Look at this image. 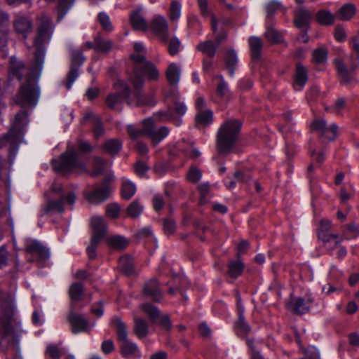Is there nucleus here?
<instances>
[{
  "label": "nucleus",
  "instance_id": "nucleus-1",
  "mask_svg": "<svg viewBox=\"0 0 359 359\" xmlns=\"http://www.w3.org/2000/svg\"><path fill=\"white\" fill-rule=\"evenodd\" d=\"M38 23V34L34 42V66L29 69L16 58L11 59L10 76L16 77L18 80H21L25 75L27 76L26 83L21 86L16 97V102L20 104H34L39 96V89L33 74L42 69L44 58L43 45L50 39L53 25L50 18L44 14L39 17Z\"/></svg>",
  "mask_w": 359,
  "mask_h": 359
},
{
  "label": "nucleus",
  "instance_id": "nucleus-2",
  "mask_svg": "<svg viewBox=\"0 0 359 359\" xmlns=\"http://www.w3.org/2000/svg\"><path fill=\"white\" fill-rule=\"evenodd\" d=\"M146 50L141 42L134 43V53L130 55L134 62V74L130 78V81L135 90L134 96L139 104H147L151 102L147 100L144 95L139 93V90L144 86L143 75L150 80H156L159 76L156 67L151 62L146 60Z\"/></svg>",
  "mask_w": 359,
  "mask_h": 359
},
{
  "label": "nucleus",
  "instance_id": "nucleus-3",
  "mask_svg": "<svg viewBox=\"0 0 359 359\" xmlns=\"http://www.w3.org/2000/svg\"><path fill=\"white\" fill-rule=\"evenodd\" d=\"M173 107H169L167 111H160L152 118L145 119L146 136L149 137L154 144L162 141L169 133V129L165 126L159 128L156 127V121H170L176 126L182 124V116L187 111V107L178 97L173 98Z\"/></svg>",
  "mask_w": 359,
  "mask_h": 359
},
{
  "label": "nucleus",
  "instance_id": "nucleus-4",
  "mask_svg": "<svg viewBox=\"0 0 359 359\" xmlns=\"http://www.w3.org/2000/svg\"><path fill=\"white\" fill-rule=\"evenodd\" d=\"M241 128V123L235 119L225 121L219 128L217 135L219 152L227 154L236 143Z\"/></svg>",
  "mask_w": 359,
  "mask_h": 359
},
{
  "label": "nucleus",
  "instance_id": "nucleus-5",
  "mask_svg": "<svg viewBox=\"0 0 359 359\" xmlns=\"http://www.w3.org/2000/svg\"><path fill=\"white\" fill-rule=\"evenodd\" d=\"M27 123V113L25 111L18 113L12 123L10 132L0 139V147H8L11 154L16 152L22 134Z\"/></svg>",
  "mask_w": 359,
  "mask_h": 359
},
{
  "label": "nucleus",
  "instance_id": "nucleus-6",
  "mask_svg": "<svg viewBox=\"0 0 359 359\" xmlns=\"http://www.w3.org/2000/svg\"><path fill=\"white\" fill-rule=\"evenodd\" d=\"M53 167L54 170L62 173L86 171L85 165L78 160V155L74 149L67 151L59 159L54 160Z\"/></svg>",
  "mask_w": 359,
  "mask_h": 359
},
{
  "label": "nucleus",
  "instance_id": "nucleus-7",
  "mask_svg": "<svg viewBox=\"0 0 359 359\" xmlns=\"http://www.w3.org/2000/svg\"><path fill=\"white\" fill-rule=\"evenodd\" d=\"M93 235L90 245L87 247V253L90 259L96 257L95 250L100 241L104 238L107 232V224L101 217H93L91 219Z\"/></svg>",
  "mask_w": 359,
  "mask_h": 359
},
{
  "label": "nucleus",
  "instance_id": "nucleus-8",
  "mask_svg": "<svg viewBox=\"0 0 359 359\" xmlns=\"http://www.w3.org/2000/svg\"><path fill=\"white\" fill-rule=\"evenodd\" d=\"M116 91L109 94L106 98L107 106L112 109H120L123 100H127L130 95V87L123 81L116 83Z\"/></svg>",
  "mask_w": 359,
  "mask_h": 359
},
{
  "label": "nucleus",
  "instance_id": "nucleus-9",
  "mask_svg": "<svg viewBox=\"0 0 359 359\" xmlns=\"http://www.w3.org/2000/svg\"><path fill=\"white\" fill-rule=\"evenodd\" d=\"M76 201V196L74 192L67 193L59 200L48 201L41 209V215L51 214L54 212L62 213L66 205H72Z\"/></svg>",
  "mask_w": 359,
  "mask_h": 359
},
{
  "label": "nucleus",
  "instance_id": "nucleus-10",
  "mask_svg": "<svg viewBox=\"0 0 359 359\" xmlns=\"http://www.w3.org/2000/svg\"><path fill=\"white\" fill-rule=\"evenodd\" d=\"M140 308L154 323L161 325L166 330H169L171 327L168 316L166 315L161 316L157 307L146 303L142 304Z\"/></svg>",
  "mask_w": 359,
  "mask_h": 359
},
{
  "label": "nucleus",
  "instance_id": "nucleus-11",
  "mask_svg": "<svg viewBox=\"0 0 359 359\" xmlns=\"http://www.w3.org/2000/svg\"><path fill=\"white\" fill-rule=\"evenodd\" d=\"M111 191V187L104 182L102 187H96L91 191H86L84 196L90 203L99 204L109 197Z\"/></svg>",
  "mask_w": 359,
  "mask_h": 359
},
{
  "label": "nucleus",
  "instance_id": "nucleus-12",
  "mask_svg": "<svg viewBox=\"0 0 359 359\" xmlns=\"http://www.w3.org/2000/svg\"><path fill=\"white\" fill-rule=\"evenodd\" d=\"M71 57L72 64L68 74L67 81L66 83V87L68 90L72 88L73 83L76 81L79 76L78 67L81 65L85 60L84 56L79 50H72Z\"/></svg>",
  "mask_w": 359,
  "mask_h": 359
},
{
  "label": "nucleus",
  "instance_id": "nucleus-13",
  "mask_svg": "<svg viewBox=\"0 0 359 359\" xmlns=\"http://www.w3.org/2000/svg\"><path fill=\"white\" fill-rule=\"evenodd\" d=\"M151 30L156 34L163 42H166L169 38L168 25L166 20L161 15L155 16L150 22Z\"/></svg>",
  "mask_w": 359,
  "mask_h": 359
},
{
  "label": "nucleus",
  "instance_id": "nucleus-14",
  "mask_svg": "<svg viewBox=\"0 0 359 359\" xmlns=\"http://www.w3.org/2000/svg\"><path fill=\"white\" fill-rule=\"evenodd\" d=\"M311 129L325 136V138L334 140L337 134V126L335 123L327 127L326 122L323 119H316L311 124Z\"/></svg>",
  "mask_w": 359,
  "mask_h": 359
},
{
  "label": "nucleus",
  "instance_id": "nucleus-15",
  "mask_svg": "<svg viewBox=\"0 0 359 359\" xmlns=\"http://www.w3.org/2000/svg\"><path fill=\"white\" fill-rule=\"evenodd\" d=\"M13 27L18 34L26 39L32 31V20L27 16L17 15L13 20Z\"/></svg>",
  "mask_w": 359,
  "mask_h": 359
},
{
  "label": "nucleus",
  "instance_id": "nucleus-16",
  "mask_svg": "<svg viewBox=\"0 0 359 359\" xmlns=\"http://www.w3.org/2000/svg\"><path fill=\"white\" fill-rule=\"evenodd\" d=\"M312 19L313 13L304 7H300L295 12L294 24L298 29H310Z\"/></svg>",
  "mask_w": 359,
  "mask_h": 359
},
{
  "label": "nucleus",
  "instance_id": "nucleus-17",
  "mask_svg": "<svg viewBox=\"0 0 359 359\" xmlns=\"http://www.w3.org/2000/svg\"><path fill=\"white\" fill-rule=\"evenodd\" d=\"M308 79V69L302 63H297L293 73V88L301 90L306 83Z\"/></svg>",
  "mask_w": 359,
  "mask_h": 359
},
{
  "label": "nucleus",
  "instance_id": "nucleus-18",
  "mask_svg": "<svg viewBox=\"0 0 359 359\" xmlns=\"http://www.w3.org/2000/svg\"><path fill=\"white\" fill-rule=\"evenodd\" d=\"M143 295L148 299L159 302L162 299L163 294L156 279H151L147 282L143 287Z\"/></svg>",
  "mask_w": 359,
  "mask_h": 359
},
{
  "label": "nucleus",
  "instance_id": "nucleus-19",
  "mask_svg": "<svg viewBox=\"0 0 359 359\" xmlns=\"http://www.w3.org/2000/svg\"><path fill=\"white\" fill-rule=\"evenodd\" d=\"M68 320L74 334L88 331L89 323L84 316L71 312L68 316Z\"/></svg>",
  "mask_w": 359,
  "mask_h": 359
},
{
  "label": "nucleus",
  "instance_id": "nucleus-20",
  "mask_svg": "<svg viewBox=\"0 0 359 359\" xmlns=\"http://www.w3.org/2000/svg\"><path fill=\"white\" fill-rule=\"evenodd\" d=\"M237 300H238V319L237 322L236 323L235 328L238 334L246 335L250 333V327L245 321L244 309L240 303V302H241L240 297H238Z\"/></svg>",
  "mask_w": 359,
  "mask_h": 359
},
{
  "label": "nucleus",
  "instance_id": "nucleus-21",
  "mask_svg": "<svg viewBox=\"0 0 359 359\" xmlns=\"http://www.w3.org/2000/svg\"><path fill=\"white\" fill-rule=\"evenodd\" d=\"M88 121L93 126V131L95 137H99L104 135V130L98 116L92 113L87 114L83 116L82 123H85Z\"/></svg>",
  "mask_w": 359,
  "mask_h": 359
},
{
  "label": "nucleus",
  "instance_id": "nucleus-22",
  "mask_svg": "<svg viewBox=\"0 0 359 359\" xmlns=\"http://www.w3.org/2000/svg\"><path fill=\"white\" fill-rule=\"evenodd\" d=\"M332 222L329 219H322L318 229V238L323 242L330 241L332 238H337V234L330 233Z\"/></svg>",
  "mask_w": 359,
  "mask_h": 359
},
{
  "label": "nucleus",
  "instance_id": "nucleus-23",
  "mask_svg": "<svg viewBox=\"0 0 359 359\" xmlns=\"http://www.w3.org/2000/svg\"><path fill=\"white\" fill-rule=\"evenodd\" d=\"M25 250L28 252L38 254L43 259H46L49 257L48 250L43 247L36 241H27L25 244Z\"/></svg>",
  "mask_w": 359,
  "mask_h": 359
},
{
  "label": "nucleus",
  "instance_id": "nucleus-24",
  "mask_svg": "<svg viewBox=\"0 0 359 359\" xmlns=\"http://www.w3.org/2000/svg\"><path fill=\"white\" fill-rule=\"evenodd\" d=\"M130 22L135 29L145 31L149 25L144 18L141 14L140 10L133 11L130 15Z\"/></svg>",
  "mask_w": 359,
  "mask_h": 359
},
{
  "label": "nucleus",
  "instance_id": "nucleus-25",
  "mask_svg": "<svg viewBox=\"0 0 359 359\" xmlns=\"http://www.w3.org/2000/svg\"><path fill=\"white\" fill-rule=\"evenodd\" d=\"M335 64L341 83L344 84L353 83L354 81V76L352 73L347 70L344 63L337 60L335 61Z\"/></svg>",
  "mask_w": 359,
  "mask_h": 359
},
{
  "label": "nucleus",
  "instance_id": "nucleus-26",
  "mask_svg": "<svg viewBox=\"0 0 359 359\" xmlns=\"http://www.w3.org/2000/svg\"><path fill=\"white\" fill-rule=\"evenodd\" d=\"M120 348L125 357H140L141 355L137 346L129 340L121 343Z\"/></svg>",
  "mask_w": 359,
  "mask_h": 359
},
{
  "label": "nucleus",
  "instance_id": "nucleus-27",
  "mask_svg": "<svg viewBox=\"0 0 359 359\" xmlns=\"http://www.w3.org/2000/svg\"><path fill=\"white\" fill-rule=\"evenodd\" d=\"M224 62L229 75L233 76L235 69L238 64V56L233 49H229L226 51Z\"/></svg>",
  "mask_w": 359,
  "mask_h": 359
},
{
  "label": "nucleus",
  "instance_id": "nucleus-28",
  "mask_svg": "<svg viewBox=\"0 0 359 359\" xmlns=\"http://www.w3.org/2000/svg\"><path fill=\"white\" fill-rule=\"evenodd\" d=\"M133 331L138 338H145L149 333L148 323L140 318L135 317Z\"/></svg>",
  "mask_w": 359,
  "mask_h": 359
},
{
  "label": "nucleus",
  "instance_id": "nucleus-29",
  "mask_svg": "<svg viewBox=\"0 0 359 359\" xmlns=\"http://www.w3.org/2000/svg\"><path fill=\"white\" fill-rule=\"evenodd\" d=\"M212 118L213 114L210 109L198 111L195 118L196 125L198 128H204L212 123Z\"/></svg>",
  "mask_w": 359,
  "mask_h": 359
},
{
  "label": "nucleus",
  "instance_id": "nucleus-30",
  "mask_svg": "<svg viewBox=\"0 0 359 359\" xmlns=\"http://www.w3.org/2000/svg\"><path fill=\"white\" fill-rule=\"evenodd\" d=\"M311 304L310 298L298 297L293 302V314L302 315L309 311Z\"/></svg>",
  "mask_w": 359,
  "mask_h": 359
},
{
  "label": "nucleus",
  "instance_id": "nucleus-31",
  "mask_svg": "<svg viewBox=\"0 0 359 359\" xmlns=\"http://www.w3.org/2000/svg\"><path fill=\"white\" fill-rule=\"evenodd\" d=\"M251 50L252 60H259L261 57V52L263 47V43L260 38L251 36L248 40Z\"/></svg>",
  "mask_w": 359,
  "mask_h": 359
},
{
  "label": "nucleus",
  "instance_id": "nucleus-32",
  "mask_svg": "<svg viewBox=\"0 0 359 359\" xmlns=\"http://www.w3.org/2000/svg\"><path fill=\"white\" fill-rule=\"evenodd\" d=\"M217 48L215 43L211 40L201 42L196 46L198 50L210 58L214 57Z\"/></svg>",
  "mask_w": 359,
  "mask_h": 359
},
{
  "label": "nucleus",
  "instance_id": "nucleus-33",
  "mask_svg": "<svg viewBox=\"0 0 359 359\" xmlns=\"http://www.w3.org/2000/svg\"><path fill=\"white\" fill-rule=\"evenodd\" d=\"M108 245L114 250H122L128 245V241L123 236L116 235L109 237L107 239Z\"/></svg>",
  "mask_w": 359,
  "mask_h": 359
},
{
  "label": "nucleus",
  "instance_id": "nucleus-34",
  "mask_svg": "<svg viewBox=\"0 0 359 359\" xmlns=\"http://www.w3.org/2000/svg\"><path fill=\"white\" fill-rule=\"evenodd\" d=\"M177 149L192 158H196L201 155L199 150L194 148L191 144L187 143L184 140L177 143Z\"/></svg>",
  "mask_w": 359,
  "mask_h": 359
},
{
  "label": "nucleus",
  "instance_id": "nucleus-35",
  "mask_svg": "<svg viewBox=\"0 0 359 359\" xmlns=\"http://www.w3.org/2000/svg\"><path fill=\"white\" fill-rule=\"evenodd\" d=\"M102 148L105 152L114 156L121 151L122 143L118 139H110L104 143Z\"/></svg>",
  "mask_w": 359,
  "mask_h": 359
},
{
  "label": "nucleus",
  "instance_id": "nucleus-36",
  "mask_svg": "<svg viewBox=\"0 0 359 359\" xmlns=\"http://www.w3.org/2000/svg\"><path fill=\"white\" fill-rule=\"evenodd\" d=\"M180 77V69L175 63L170 64L166 71V78L170 85L178 83Z\"/></svg>",
  "mask_w": 359,
  "mask_h": 359
},
{
  "label": "nucleus",
  "instance_id": "nucleus-37",
  "mask_svg": "<svg viewBox=\"0 0 359 359\" xmlns=\"http://www.w3.org/2000/svg\"><path fill=\"white\" fill-rule=\"evenodd\" d=\"M113 323L116 327L118 340L121 343L128 340V330L126 324L119 318H114Z\"/></svg>",
  "mask_w": 359,
  "mask_h": 359
},
{
  "label": "nucleus",
  "instance_id": "nucleus-38",
  "mask_svg": "<svg viewBox=\"0 0 359 359\" xmlns=\"http://www.w3.org/2000/svg\"><path fill=\"white\" fill-rule=\"evenodd\" d=\"M316 21L322 25H331L334 23L333 14L327 10H320L316 15Z\"/></svg>",
  "mask_w": 359,
  "mask_h": 359
},
{
  "label": "nucleus",
  "instance_id": "nucleus-39",
  "mask_svg": "<svg viewBox=\"0 0 359 359\" xmlns=\"http://www.w3.org/2000/svg\"><path fill=\"white\" fill-rule=\"evenodd\" d=\"M228 268V274L236 278L243 273L244 264L240 260H231L229 262Z\"/></svg>",
  "mask_w": 359,
  "mask_h": 359
},
{
  "label": "nucleus",
  "instance_id": "nucleus-40",
  "mask_svg": "<svg viewBox=\"0 0 359 359\" xmlns=\"http://www.w3.org/2000/svg\"><path fill=\"white\" fill-rule=\"evenodd\" d=\"M119 266L126 275H132L135 273L133 261L129 255L122 256L119 259Z\"/></svg>",
  "mask_w": 359,
  "mask_h": 359
},
{
  "label": "nucleus",
  "instance_id": "nucleus-41",
  "mask_svg": "<svg viewBox=\"0 0 359 359\" xmlns=\"http://www.w3.org/2000/svg\"><path fill=\"white\" fill-rule=\"evenodd\" d=\"M355 8L352 4L343 6L337 13V17L341 20H348L355 14Z\"/></svg>",
  "mask_w": 359,
  "mask_h": 359
},
{
  "label": "nucleus",
  "instance_id": "nucleus-42",
  "mask_svg": "<svg viewBox=\"0 0 359 359\" xmlns=\"http://www.w3.org/2000/svg\"><path fill=\"white\" fill-rule=\"evenodd\" d=\"M136 192L135 185L129 180L123 182L121 187V197L125 200L130 199Z\"/></svg>",
  "mask_w": 359,
  "mask_h": 359
},
{
  "label": "nucleus",
  "instance_id": "nucleus-43",
  "mask_svg": "<svg viewBox=\"0 0 359 359\" xmlns=\"http://www.w3.org/2000/svg\"><path fill=\"white\" fill-rule=\"evenodd\" d=\"M1 18V22H0V48L4 47L6 44L8 21V17L7 15H2Z\"/></svg>",
  "mask_w": 359,
  "mask_h": 359
},
{
  "label": "nucleus",
  "instance_id": "nucleus-44",
  "mask_svg": "<svg viewBox=\"0 0 359 359\" xmlns=\"http://www.w3.org/2000/svg\"><path fill=\"white\" fill-rule=\"evenodd\" d=\"M146 124L145 119L141 123L140 127H136L130 125L128 126V133L133 139H137L142 135L146 136Z\"/></svg>",
  "mask_w": 359,
  "mask_h": 359
},
{
  "label": "nucleus",
  "instance_id": "nucleus-45",
  "mask_svg": "<svg viewBox=\"0 0 359 359\" xmlns=\"http://www.w3.org/2000/svg\"><path fill=\"white\" fill-rule=\"evenodd\" d=\"M83 293V285L79 283H73L69 288V294L72 301H79L81 299Z\"/></svg>",
  "mask_w": 359,
  "mask_h": 359
},
{
  "label": "nucleus",
  "instance_id": "nucleus-46",
  "mask_svg": "<svg viewBox=\"0 0 359 359\" xmlns=\"http://www.w3.org/2000/svg\"><path fill=\"white\" fill-rule=\"evenodd\" d=\"M113 46V43L109 40H104L101 38H96L95 40V50L99 52L107 53Z\"/></svg>",
  "mask_w": 359,
  "mask_h": 359
},
{
  "label": "nucleus",
  "instance_id": "nucleus-47",
  "mask_svg": "<svg viewBox=\"0 0 359 359\" xmlns=\"http://www.w3.org/2000/svg\"><path fill=\"white\" fill-rule=\"evenodd\" d=\"M328 50L325 47H320L313 51V58L316 63H323L327 59Z\"/></svg>",
  "mask_w": 359,
  "mask_h": 359
},
{
  "label": "nucleus",
  "instance_id": "nucleus-48",
  "mask_svg": "<svg viewBox=\"0 0 359 359\" xmlns=\"http://www.w3.org/2000/svg\"><path fill=\"white\" fill-rule=\"evenodd\" d=\"M107 162L100 157H95L93 162V168L91 175L93 177L100 175L104 171Z\"/></svg>",
  "mask_w": 359,
  "mask_h": 359
},
{
  "label": "nucleus",
  "instance_id": "nucleus-49",
  "mask_svg": "<svg viewBox=\"0 0 359 359\" xmlns=\"http://www.w3.org/2000/svg\"><path fill=\"white\" fill-rule=\"evenodd\" d=\"M265 9L266 18L270 19L275 13L282 9V6L278 1H271L266 4Z\"/></svg>",
  "mask_w": 359,
  "mask_h": 359
},
{
  "label": "nucleus",
  "instance_id": "nucleus-50",
  "mask_svg": "<svg viewBox=\"0 0 359 359\" xmlns=\"http://www.w3.org/2000/svg\"><path fill=\"white\" fill-rule=\"evenodd\" d=\"M98 21L100 23L102 29L106 32H111L113 29V26L111 25V22L110 21V18L104 12H101L98 15Z\"/></svg>",
  "mask_w": 359,
  "mask_h": 359
},
{
  "label": "nucleus",
  "instance_id": "nucleus-51",
  "mask_svg": "<svg viewBox=\"0 0 359 359\" xmlns=\"http://www.w3.org/2000/svg\"><path fill=\"white\" fill-rule=\"evenodd\" d=\"M142 210L143 207L137 201H134L127 208L128 215L131 217H137Z\"/></svg>",
  "mask_w": 359,
  "mask_h": 359
},
{
  "label": "nucleus",
  "instance_id": "nucleus-52",
  "mask_svg": "<svg viewBox=\"0 0 359 359\" xmlns=\"http://www.w3.org/2000/svg\"><path fill=\"white\" fill-rule=\"evenodd\" d=\"M202 176L201 171L195 165H192L187 174V180L193 183L198 182Z\"/></svg>",
  "mask_w": 359,
  "mask_h": 359
},
{
  "label": "nucleus",
  "instance_id": "nucleus-53",
  "mask_svg": "<svg viewBox=\"0 0 359 359\" xmlns=\"http://www.w3.org/2000/svg\"><path fill=\"white\" fill-rule=\"evenodd\" d=\"M359 235V226L355 224L347 225L344 231V237L346 239H352Z\"/></svg>",
  "mask_w": 359,
  "mask_h": 359
},
{
  "label": "nucleus",
  "instance_id": "nucleus-54",
  "mask_svg": "<svg viewBox=\"0 0 359 359\" xmlns=\"http://www.w3.org/2000/svg\"><path fill=\"white\" fill-rule=\"evenodd\" d=\"M165 43H168V52L171 55H175L178 53L181 43L177 37L174 36L170 40L168 39Z\"/></svg>",
  "mask_w": 359,
  "mask_h": 359
},
{
  "label": "nucleus",
  "instance_id": "nucleus-55",
  "mask_svg": "<svg viewBox=\"0 0 359 359\" xmlns=\"http://www.w3.org/2000/svg\"><path fill=\"white\" fill-rule=\"evenodd\" d=\"M2 311L7 320H10L14 313L13 303L11 299L2 304Z\"/></svg>",
  "mask_w": 359,
  "mask_h": 359
},
{
  "label": "nucleus",
  "instance_id": "nucleus-56",
  "mask_svg": "<svg viewBox=\"0 0 359 359\" xmlns=\"http://www.w3.org/2000/svg\"><path fill=\"white\" fill-rule=\"evenodd\" d=\"M107 215L108 217L115 219L117 218L120 213V208L119 206L116 203H111L109 204L107 206Z\"/></svg>",
  "mask_w": 359,
  "mask_h": 359
},
{
  "label": "nucleus",
  "instance_id": "nucleus-57",
  "mask_svg": "<svg viewBox=\"0 0 359 359\" xmlns=\"http://www.w3.org/2000/svg\"><path fill=\"white\" fill-rule=\"evenodd\" d=\"M175 222L171 219H165L163 221V231L167 235L173 233L175 231Z\"/></svg>",
  "mask_w": 359,
  "mask_h": 359
},
{
  "label": "nucleus",
  "instance_id": "nucleus-58",
  "mask_svg": "<svg viewBox=\"0 0 359 359\" xmlns=\"http://www.w3.org/2000/svg\"><path fill=\"white\" fill-rule=\"evenodd\" d=\"M180 4L178 2L173 1L170 6V15L172 20L177 19L180 15Z\"/></svg>",
  "mask_w": 359,
  "mask_h": 359
},
{
  "label": "nucleus",
  "instance_id": "nucleus-59",
  "mask_svg": "<svg viewBox=\"0 0 359 359\" xmlns=\"http://www.w3.org/2000/svg\"><path fill=\"white\" fill-rule=\"evenodd\" d=\"M46 353L53 359H59L61 356V351L59 348L53 344H51L47 347Z\"/></svg>",
  "mask_w": 359,
  "mask_h": 359
},
{
  "label": "nucleus",
  "instance_id": "nucleus-60",
  "mask_svg": "<svg viewBox=\"0 0 359 359\" xmlns=\"http://www.w3.org/2000/svg\"><path fill=\"white\" fill-rule=\"evenodd\" d=\"M266 38L272 43H277L279 41V34L278 32L273 28H268L265 32Z\"/></svg>",
  "mask_w": 359,
  "mask_h": 359
},
{
  "label": "nucleus",
  "instance_id": "nucleus-61",
  "mask_svg": "<svg viewBox=\"0 0 359 359\" xmlns=\"http://www.w3.org/2000/svg\"><path fill=\"white\" fill-rule=\"evenodd\" d=\"M229 93V87L226 82H219L217 87V95L224 97Z\"/></svg>",
  "mask_w": 359,
  "mask_h": 359
},
{
  "label": "nucleus",
  "instance_id": "nucleus-62",
  "mask_svg": "<svg viewBox=\"0 0 359 359\" xmlns=\"http://www.w3.org/2000/svg\"><path fill=\"white\" fill-rule=\"evenodd\" d=\"M246 343L251 350V358L252 359H264L262 355L257 351L253 346V340L249 338L246 339Z\"/></svg>",
  "mask_w": 359,
  "mask_h": 359
},
{
  "label": "nucleus",
  "instance_id": "nucleus-63",
  "mask_svg": "<svg viewBox=\"0 0 359 359\" xmlns=\"http://www.w3.org/2000/svg\"><path fill=\"white\" fill-rule=\"evenodd\" d=\"M304 353L309 359H319L320 358L318 350L313 346H310L304 350Z\"/></svg>",
  "mask_w": 359,
  "mask_h": 359
},
{
  "label": "nucleus",
  "instance_id": "nucleus-64",
  "mask_svg": "<svg viewBox=\"0 0 359 359\" xmlns=\"http://www.w3.org/2000/svg\"><path fill=\"white\" fill-rule=\"evenodd\" d=\"M91 312L97 317L102 316L104 313L103 304L102 302H98L97 303L93 304L91 309Z\"/></svg>",
  "mask_w": 359,
  "mask_h": 359
}]
</instances>
